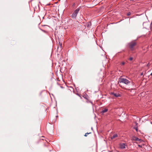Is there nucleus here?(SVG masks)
Instances as JSON below:
<instances>
[{
    "label": "nucleus",
    "instance_id": "nucleus-1",
    "mask_svg": "<svg viewBox=\"0 0 152 152\" xmlns=\"http://www.w3.org/2000/svg\"><path fill=\"white\" fill-rule=\"evenodd\" d=\"M137 43L135 41H132L128 44V46L131 50L133 51L135 49V47Z\"/></svg>",
    "mask_w": 152,
    "mask_h": 152
},
{
    "label": "nucleus",
    "instance_id": "nucleus-2",
    "mask_svg": "<svg viewBox=\"0 0 152 152\" xmlns=\"http://www.w3.org/2000/svg\"><path fill=\"white\" fill-rule=\"evenodd\" d=\"M119 82L120 83H122L126 85L130 83V82L127 79L123 78H119Z\"/></svg>",
    "mask_w": 152,
    "mask_h": 152
},
{
    "label": "nucleus",
    "instance_id": "nucleus-3",
    "mask_svg": "<svg viewBox=\"0 0 152 152\" xmlns=\"http://www.w3.org/2000/svg\"><path fill=\"white\" fill-rule=\"evenodd\" d=\"M80 10V8H77L73 12L71 16L73 19H75Z\"/></svg>",
    "mask_w": 152,
    "mask_h": 152
},
{
    "label": "nucleus",
    "instance_id": "nucleus-4",
    "mask_svg": "<svg viewBox=\"0 0 152 152\" xmlns=\"http://www.w3.org/2000/svg\"><path fill=\"white\" fill-rule=\"evenodd\" d=\"M111 94L113 95L115 97H118L121 96V95L119 93H115L113 92H112Z\"/></svg>",
    "mask_w": 152,
    "mask_h": 152
},
{
    "label": "nucleus",
    "instance_id": "nucleus-5",
    "mask_svg": "<svg viewBox=\"0 0 152 152\" xmlns=\"http://www.w3.org/2000/svg\"><path fill=\"white\" fill-rule=\"evenodd\" d=\"M126 145L124 143H121L120 144V147L122 149L125 148Z\"/></svg>",
    "mask_w": 152,
    "mask_h": 152
},
{
    "label": "nucleus",
    "instance_id": "nucleus-6",
    "mask_svg": "<svg viewBox=\"0 0 152 152\" xmlns=\"http://www.w3.org/2000/svg\"><path fill=\"white\" fill-rule=\"evenodd\" d=\"M132 140H134L137 141V140H138V138L135 137V136H133L132 137Z\"/></svg>",
    "mask_w": 152,
    "mask_h": 152
},
{
    "label": "nucleus",
    "instance_id": "nucleus-7",
    "mask_svg": "<svg viewBox=\"0 0 152 152\" xmlns=\"http://www.w3.org/2000/svg\"><path fill=\"white\" fill-rule=\"evenodd\" d=\"M134 143H136L137 144H138V146L140 148H142V146H143L144 145L143 144H141V145L139 144H138L139 143L137 142H135Z\"/></svg>",
    "mask_w": 152,
    "mask_h": 152
},
{
    "label": "nucleus",
    "instance_id": "nucleus-8",
    "mask_svg": "<svg viewBox=\"0 0 152 152\" xmlns=\"http://www.w3.org/2000/svg\"><path fill=\"white\" fill-rule=\"evenodd\" d=\"M118 137V135L117 134H114L113 136L111 137V139H113Z\"/></svg>",
    "mask_w": 152,
    "mask_h": 152
},
{
    "label": "nucleus",
    "instance_id": "nucleus-9",
    "mask_svg": "<svg viewBox=\"0 0 152 152\" xmlns=\"http://www.w3.org/2000/svg\"><path fill=\"white\" fill-rule=\"evenodd\" d=\"M107 110H108L106 108H105L104 109H103L102 111V112L103 113H105V112H107Z\"/></svg>",
    "mask_w": 152,
    "mask_h": 152
},
{
    "label": "nucleus",
    "instance_id": "nucleus-10",
    "mask_svg": "<svg viewBox=\"0 0 152 152\" xmlns=\"http://www.w3.org/2000/svg\"><path fill=\"white\" fill-rule=\"evenodd\" d=\"M45 28H43V29H40L43 32L46 33H48V31H47V30H45Z\"/></svg>",
    "mask_w": 152,
    "mask_h": 152
},
{
    "label": "nucleus",
    "instance_id": "nucleus-11",
    "mask_svg": "<svg viewBox=\"0 0 152 152\" xmlns=\"http://www.w3.org/2000/svg\"><path fill=\"white\" fill-rule=\"evenodd\" d=\"M137 141L139 142H143V140L140 139H139L138 138V140H137Z\"/></svg>",
    "mask_w": 152,
    "mask_h": 152
},
{
    "label": "nucleus",
    "instance_id": "nucleus-12",
    "mask_svg": "<svg viewBox=\"0 0 152 152\" xmlns=\"http://www.w3.org/2000/svg\"><path fill=\"white\" fill-rule=\"evenodd\" d=\"M59 46L61 47V48L62 47V44L60 42H59Z\"/></svg>",
    "mask_w": 152,
    "mask_h": 152
},
{
    "label": "nucleus",
    "instance_id": "nucleus-13",
    "mask_svg": "<svg viewBox=\"0 0 152 152\" xmlns=\"http://www.w3.org/2000/svg\"><path fill=\"white\" fill-rule=\"evenodd\" d=\"M91 133H86L84 136H85V137H86L87 136V135H88V134H89Z\"/></svg>",
    "mask_w": 152,
    "mask_h": 152
},
{
    "label": "nucleus",
    "instance_id": "nucleus-14",
    "mask_svg": "<svg viewBox=\"0 0 152 152\" xmlns=\"http://www.w3.org/2000/svg\"><path fill=\"white\" fill-rule=\"evenodd\" d=\"M131 12H128L127 13V16H129V15H131Z\"/></svg>",
    "mask_w": 152,
    "mask_h": 152
},
{
    "label": "nucleus",
    "instance_id": "nucleus-15",
    "mask_svg": "<svg viewBox=\"0 0 152 152\" xmlns=\"http://www.w3.org/2000/svg\"><path fill=\"white\" fill-rule=\"evenodd\" d=\"M133 58H132V57H130V58H129V60L130 61H132V60H133Z\"/></svg>",
    "mask_w": 152,
    "mask_h": 152
},
{
    "label": "nucleus",
    "instance_id": "nucleus-16",
    "mask_svg": "<svg viewBox=\"0 0 152 152\" xmlns=\"http://www.w3.org/2000/svg\"><path fill=\"white\" fill-rule=\"evenodd\" d=\"M134 129H135L137 132L138 130V127H135Z\"/></svg>",
    "mask_w": 152,
    "mask_h": 152
},
{
    "label": "nucleus",
    "instance_id": "nucleus-17",
    "mask_svg": "<svg viewBox=\"0 0 152 152\" xmlns=\"http://www.w3.org/2000/svg\"><path fill=\"white\" fill-rule=\"evenodd\" d=\"M70 88H71V89H70V90L71 91H72V90L74 91L73 88L72 87H70Z\"/></svg>",
    "mask_w": 152,
    "mask_h": 152
},
{
    "label": "nucleus",
    "instance_id": "nucleus-18",
    "mask_svg": "<svg viewBox=\"0 0 152 152\" xmlns=\"http://www.w3.org/2000/svg\"><path fill=\"white\" fill-rule=\"evenodd\" d=\"M121 64L122 65H124L125 64V62H123L121 63Z\"/></svg>",
    "mask_w": 152,
    "mask_h": 152
},
{
    "label": "nucleus",
    "instance_id": "nucleus-19",
    "mask_svg": "<svg viewBox=\"0 0 152 152\" xmlns=\"http://www.w3.org/2000/svg\"><path fill=\"white\" fill-rule=\"evenodd\" d=\"M151 75L152 76V72L151 74Z\"/></svg>",
    "mask_w": 152,
    "mask_h": 152
},
{
    "label": "nucleus",
    "instance_id": "nucleus-20",
    "mask_svg": "<svg viewBox=\"0 0 152 152\" xmlns=\"http://www.w3.org/2000/svg\"><path fill=\"white\" fill-rule=\"evenodd\" d=\"M143 75V73H141V75Z\"/></svg>",
    "mask_w": 152,
    "mask_h": 152
},
{
    "label": "nucleus",
    "instance_id": "nucleus-21",
    "mask_svg": "<svg viewBox=\"0 0 152 152\" xmlns=\"http://www.w3.org/2000/svg\"><path fill=\"white\" fill-rule=\"evenodd\" d=\"M61 88H63V87H62V86H61Z\"/></svg>",
    "mask_w": 152,
    "mask_h": 152
},
{
    "label": "nucleus",
    "instance_id": "nucleus-22",
    "mask_svg": "<svg viewBox=\"0 0 152 152\" xmlns=\"http://www.w3.org/2000/svg\"><path fill=\"white\" fill-rule=\"evenodd\" d=\"M119 86H120V84H119Z\"/></svg>",
    "mask_w": 152,
    "mask_h": 152
},
{
    "label": "nucleus",
    "instance_id": "nucleus-23",
    "mask_svg": "<svg viewBox=\"0 0 152 152\" xmlns=\"http://www.w3.org/2000/svg\"><path fill=\"white\" fill-rule=\"evenodd\" d=\"M137 149H138V148L137 147Z\"/></svg>",
    "mask_w": 152,
    "mask_h": 152
}]
</instances>
